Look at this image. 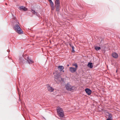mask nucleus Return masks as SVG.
Returning <instances> with one entry per match:
<instances>
[{
    "instance_id": "nucleus-1",
    "label": "nucleus",
    "mask_w": 120,
    "mask_h": 120,
    "mask_svg": "<svg viewBox=\"0 0 120 120\" xmlns=\"http://www.w3.org/2000/svg\"><path fill=\"white\" fill-rule=\"evenodd\" d=\"M57 109V114L58 116L60 117V119L64 116V112L61 108L58 107Z\"/></svg>"
},
{
    "instance_id": "nucleus-2",
    "label": "nucleus",
    "mask_w": 120,
    "mask_h": 120,
    "mask_svg": "<svg viewBox=\"0 0 120 120\" xmlns=\"http://www.w3.org/2000/svg\"><path fill=\"white\" fill-rule=\"evenodd\" d=\"M55 80L57 83H59L61 81H64V79H63L59 74L56 73L55 75Z\"/></svg>"
},
{
    "instance_id": "nucleus-3",
    "label": "nucleus",
    "mask_w": 120,
    "mask_h": 120,
    "mask_svg": "<svg viewBox=\"0 0 120 120\" xmlns=\"http://www.w3.org/2000/svg\"><path fill=\"white\" fill-rule=\"evenodd\" d=\"M14 29L15 31L19 34H21L22 33V31L18 24L15 25L14 26Z\"/></svg>"
},
{
    "instance_id": "nucleus-4",
    "label": "nucleus",
    "mask_w": 120,
    "mask_h": 120,
    "mask_svg": "<svg viewBox=\"0 0 120 120\" xmlns=\"http://www.w3.org/2000/svg\"><path fill=\"white\" fill-rule=\"evenodd\" d=\"M66 89L68 91H71L73 90V86H71L69 83H68L65 85Z\"/></svg>"
},
{
    "instance_id": "nucleus-5",
    "label": "nucleus",
    "mask_w": 120,
    "mask_h": 120,
    "mask_svg": "<svg viewBox=\"0 0 120 120\" xmlns=\"http://www.w3.org/2000/svg\"><path fill=\"white\" fill-rule=\"evenodd\" d=\"M25 58L29 64H32L34 63V61L31 60L30 58H29L28 56H26Z\"/></svg>"
},
{
    "instance_id": "nucleus-6",
    "label": "nucleus",
    "mask_w": 120,
    "mask_h": 120,
    "mask_svg": "<svg viewBox=\"0 0 120 120\" xmlns=\"http://www.w3.org/2000/svg\"><path fill=\"white\" fill-rule=\"evenodd\" d=\"M76 70L77 69L76 68L72 67H70L69 68V71L73 73L75 72L76 71Z\"/></svg>"
},
{
    "instance_id": "nucleus-7",
    "label": "nucleus",
    "mask_w": 120,
    "mask_h": 120,
    "mask_svg": "<svg viewBox=\"0 0 120 120\" xmlns=\"http://www.w3.org/2000/svg\"><path fill=\"white\" fill-rule=\"evenodd\" d=\"M85 91L88 95H90L91 94L92 92L91 90L88 88L86 89Z\"/></svg>"
},
{
    "instance_id": "nucleus-8",
    "label": "nucleus",
    "mask_w": 120,
    "mask_h": 120,
    "mask_svg": "<svg viewBox=\"0 0 120 120\" xmlns=\"http://www.w3.org/2000/svg\"><path fill=\"white\" fill-rule=\"evenodd\" d=\"M47 89L48 91L50 92H53L54 90V88L49 86L47 87Z\"/></svg>"
},
{
    "instance_id": "nucleus-9",
    "label": "nucleus",
    "mask_w": 120,
    "mask_h": 120,
    "mask_svg": "<svg viewBox=\"0 0 120 120\" xmlns=\"http://www.w3.org/2000/svg\"><path fill=\"white\" fill-rule=\"evenodd\" d=\"M112 56L113 57L115 58H117L118 57V55L116 53L113 52L112 54Z\"/></svg>"
},
{
    "instance_id": "nucleus-10",
    "label": "nucleus",
    "mask_w": 120,
    "mask_h": 120,
    "mask_svg": "<svg viewBox=\"0 0 120 120\" xmlns=\"http://www.w3.org/2000/svg\"><path fill=\"white\" fill-rule=\"evenodd\" d=\"M19 9L21 10L26 11L27 10V8L24 6H22L19 8Z\"/></svg>"
},
{
    "instance_id": "nucleus-11",
    "label": "nucleus",
    "mask_w": 120,
    "mask_h": 120,
    "mask_svg": "<svg viewBox=\"0 0 120 120\" xmlns=\"http://www.w3.org/2000/svg\"><path fill=\"white\" fill-rule=\"evenodd\" d=\"M55 6L60 5V0H55Z\"/></svg>"
},
{
    "instance_id": "nucleus-12",
    "label": "nucleus",
    "mask_w": 120,
    "mask_h": 120,
    "mask_svg": "<svg viewBox=\"0 0 120 120\" xmlns=\"http://www.w3.org/2000/svg\"><path fill=\"white\" fill-rule=\"evenodd\" d=\"M59 70L60 71H62L64 69V67L62 66H59L58 67Z\"/></svg>"
},
{
    "instance_id": "nucleus-13",
    "label": "nucleus",
    "mask_w": 120,
    "mask_h": 120,
    "mask_svg": "<svg viewBox=\"0 0 120 120\" xmlns=\"http://www.w3.org/2000/svg\"><path fill=\"white\" fill-rule=\"evenodd\" d=\"M87 66L90 68H92L93 67V64L91 63H89L87 65Z\"/></svg>"
},
{
    "instance_id": "nucleus-14",
    "label": "nucleus",
    "mask_w": 120,
    "mask_h": 120,
    "mask_svg": "<svg viewBox=\"0 0 120 120\" xmlns=\"http://www.w3.org/2000/svg\"><path fill=\"white\" fill-rule=\"evenodd\" d=\"M19 62L20 63H22L24 61V60L23 59V58H21L20 57L19 58Z\"/></svg>"
},
{
    "instance_id": "nucleus-15",
    "label": "nucleus",
    "mask_w": 120,
    "mask_h": 120,
    "mask_svg": "<svg viewBox=\"0 0 120 120\" xmlns=\"http://www.w3.org/2000/svg\"><path fill=\"white\" fill-rule=\"evenodd\" d=\"M56 7V10L57 11H59L60 10V5L55 6Z\"/></svg>"
},
{
    "instance_id": "nucleus-16",
    "label": "nucleus",
    "mask_w": 120,
    "mask_h": 120,
    "mask_svg": "<svg viewBox=\"0 0 120 120\" xmlns=\"http://www.w3.org/2000/svg\"><path fill=\"white\" fill-rule=\"evenodd\" d=\"M51 7V9L52 10H53L55 9V7L53 6L54 4L53 3L52 4H50Z\"/></svg>"
},
{
    "instance_id": "nucleus-17",
    "label": "nucleus",
    "mask_w": 120,
    "mask_h": 120,
    "mask_svg": "<svg viewBox=\"0 0 120 120\" xmlns=\"http://www.w3.org/2000/svg\"><path fill=\"white\" fill-rule=\"evenodd\" d=\"M95 49L97 51H98L101 49V48L100 47L95 46L94 47Z\"/></svg>"
},
{
    "instance_id": "nucleus-18",
    "label": "nucleus",
    "mask_w": 120,
    "mask_h": 120,
    "mask_svg": "<svg viewBox=\"0 0 120 120\" xmlns=\"http://www.w3.org/2000/svg\"><path fill=\"white\" fill-rule=\"evenodd\" d=\"M31 12H32L34 14L37 15V13L34 10H33V9H32L31 10Z\"/></svg>"
},
{
    "instance_id": "nucleus-19",
    "label": "nucleus",
    "mask_w": 120,
    "mask_h": 120,
    "mask_svg": "<svg viewBox=\"0 0 120 120\" xmlns=\"http://www.w3.org/2000/svg\"><path fill=\"white\" fill-rule=\"evenodd\" d=\"M72 65L73 66H75V68L77 69L78 67V66L77 64L76 63H75L73 64Z\"/></svg>"
},
{
    "instance_id": "nucleus-20",
    "label": "nucleus",
    "mask_w": 120,
    "mask_h": 120,
    "mask_svg": "<svg viewBox=\"0 0 120 120\" xmlns=\"http://www.w3.org/2000/svg\"><path fill=\"white\" fill-rule=\"evenodd\" d=\"M112 116L111 114H109L108 115V119H112Z\"/></svg>"
},
{
    "instance_id": "nucleus-21",
    "label": "nucleus",
    "mask_w": 120,
    "mask_h": 120,
    "mask_svg": "<svg viewBox=\"0 0 120 120\" xmlns=\"http://www.w3.org/2000/svg\"><path fill=\"white\" fill-rule=\"evenodd\" d=\"M71 48H72V52H75V50H74V47L73 46H71Z\"/></svg>"
},
{
    "instance_id": "nucleus-22",
    "label": "nucleus",
    "mask_w": 120,
    "mask_h": 120,
    "mask_svg": "<svg viewBox=\"0 0 120 120\" xmlns=\"http://www.w3.org/2000/svg\"><path fill=\"white\" fill-rule=\"evenodd\" d=\"M49 1V2L50 4L53 3L51 0H48Z\"/></svg>"
},
{
    "instance_id": "nucleus-23",
    "label": "nucleus",
    "mask_w": 120,
    "mask_h": 120,
    "mask_svg": "<svg viewBox=\"0 0 120 120\" xmlns=\"http://www.w3.org/2000/svg\"><path fill=\"white\" fill-rule=\"evenodd\" d=\"M106 120H111V119L108 118V119H107Z\"/></svg>"
},
{
    "instance_id": "nucleus-24",
    "label": "nucleus",
    "mask_w": 120,
    "mask_h": 120,
    "mask_svg": "<svg viewBox=\"0 0 120 120\" xmlns=\"http://www.w3.org/2000/svg\"><path fill=\"white\" fill-rule=\"evenodd\" d=\"M69 66V65L68 64L67 65V66Z\"/></svg>"
},
{
    "instance_id": "nucleus-25",
    "label": "nucleus",
    "mask_w": 120,
    "mask_h": 120,
    "mask_svg": "<svg viewBox=\"0 0 120 120\" xmlns=\"http://www.w3.org/2000/svg\"><path fill=\"white\" fill-rule=\"evenodd\" d=\"M63 72H64V70H63Z\"/></svg>"
},
{
    "instance_id": "nucleus-26",
    "label": "nucleus",
    "mask_w": 120,
    "mask_h": 120,
    "mask_svg": "<svg viewBox=\"0 0 120 120\" xmlns=\"http://www.w3.org/2000/svg\"><path fill=\"white\" fill-rule=\"evenodd\" d=\"M6 5H7V3H6Z\"/></svg>"
}]
</instances>
